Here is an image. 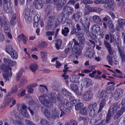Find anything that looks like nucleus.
<instances>
[{
    "label": "nucleus",
    "instance_id": "27",
    "mask_svg": "<svg viewBox=\"0 0 125 125\" xmlns=\"http://www.w3.org/2000/svg\"><path fill=\"white\" fill-rule=\"evenodd\" d=\"M43 105L48 108H51L53 106L52 102L50 100L47 99L43 104Z\"/></svg>",
    "mask_w": 125,
    "mask_h": 125
},
{
    "label": "nucleus",
    "instance_id": "19",
    "mask_svg": "<svg viewBox=\"0 0 125 125\" xmlns=\"http://www.w3.org/2000/svg\"><path fill=\"white\" fill-rule=\"evenodd\" d=\"M34 4L36 8L38 9L42 8V0H36L34 3Z\"/></svg>",
    "mask_w": 125,
    "mask_h": 125
},
{
    "label": "nucleus",
    "instance_id": "52",
    "mask_svg": "<svg viewBox=\"0 0 125 125\" xmlns=\"http://www.w3.org/2000/svg\"><path fill=\"white\" fill-rule=\"evenodd\" d=\"M27 82V81L26 77L24 76H23L21 78L20 82L21 85H23L26 83Z\"/></svg>",
    "mask_w": 125,
    "mask_h": 125
},
{
    "label": "nucleus",
    "instance_id": "64",
    "mask_svg": "<svg viewBox=\"0 0 125 125\" xmlns=\"http://www.w3.org/2000/svg\"><path fill=\"white\" fill-rule=\"evenodd\" d=\"M86 54L90 58L92 57L93 56V54L92 52H89L88 50L86 53Z\"/></svg>",
    "mask_w": 125,
    "mask_h": 125
},
{
    "label": "nucleus",
    "instance_id": "59",
    "mask_svg": "<svg viewBox=\"0 0 125 125\" xmlns=\"http://www.w3.org/2000/svg\"><path fill=\"white\" fill-rule=\"evenodd\" d=\"M82 2L84 4H92L93 3V2L90 0H82Z\"/></svg>",
    "mask_w": 125,
    "mask_h": 125
},
{
    "label": "nucleus",
    "instance_id": "22",
    "mask_svg": "<svg viewBox=\"0 0 125 125\" xmlns=\"http://www.w3.org/2000/svg\"><path fill=\"white\" fill-rule=\"evenodd\" d=\"M79 100V99H77L75 100L76 102H77V101L78 102V103L75 106V110H79L81 108L83 107V103L80 102Z\"/></svg>",
    "mask_w": 125,
    "mask_h": 125
},
{
    "label": "nucleus",
    "instance_id": "23",
    "mask_svg": "<svg viewBox=\"0 0 125 125\" xmlns=\"http://www.w3.org/2000/svg\"><path fill=\"white\" fill-rule=\"evenodd\" d=\"M118 27L120 28H122L125 26V20L119 19L118 20Z\"/></svg>",
    "mask_w": 125,
    "mask_h": 125
},
{
    "label": "nucleus",
    "instance_id": "45",
    "mask_svg": "<svg viewBox=\"0 0 125 125\" xmlns=\"http://www.w3.org/2000/svg\"><path fill=\"white\" fill-rule=\"evenodd\" d=\"M112 57V55H108L106 57L107 60L109 64L111 65H112L113 62Z\"/></svg>",
    "mask_w": 125,
    "mask_h": 125
},
{
    "label": "nucleus",
    "instance_id": "30",
    "mask_svg": "<svg viewBox=\"0 0 125 125\" xmlns=\"http://www.w3.org/2000/svg\"><path fill=\"white\" fill-rule=\"evenodd\" d=\"M92 19L95 23H100L101 21V19L99 16L97 15H94L92 18Z\"/></svg>",
    "mask_w": 125,
    "mask_h": 125
},
{
    "label": "nucleus",
    "instance_id": "4",
    "mask_svg": "<svg viewBox=\"0 0 125 125\" xmlns=\"http://www.w3.org/2000/svg\"><path fill=\"white\" fill-rule=\"evenodd\" d=\"M93 95V93L91 91L88 90L83 93L81 98L85 101H89L92 99Z\"/></svg>",
    "mask_w": 125,
    "mask_h": 125
},
{
    "label": "nucleus",
    "instance_id": "13",
    "mask_svg": "<svg viewBox=\"0 0 125 125\" xmlns=\"http://www.w3.org/2000/svg\"><path fill=\"white\" fill-rule=\"evenodd\" d=\"M119 109L117 112L116 114L115 115L114 118V119H116L120 117L125 111V108L119 106Z\"/></svg>",
    "mask_w": 125,
    "mask_h": 125
},
{
    "label": "nucleus",
    "instance_id": "44",
    "mask_svg": "<svg viewBox=\"0 0 125 125\" xmlns=\"http://www.w3.org/2000/svg\"><path fill=\"white\" fill-rule=\"evenodd\" d=\"M39 21L38 18L37 17H35L34 19V23L33 26L34 27L37 28L38 25V22Z\"/></svg>",
    "mask_w": 125,
    "mask_h": 125
},
{
    "label": "nucleus",
    "instance_id": "3",
    "mask_svg": "<svg viewBox=\"0 0 125 125\" xmlns=\"http://www.w3.org/2000/svg\"><path fill=\"white\" fill-rule=\"evenodd\" d=\"M2 69L3 71V76L4 79L5 80V82L9 81L10 80L9 78L12 76L11 68L8 66H4Z\"/></svg>",
    "mask_w": 125,
    "mask_h": 125
},
{
    "label": "nucleus",
    "instance_id": "48",
    "mask_svg": "<svg viewBox=\"0 0 125 125\" xmlns=\"http://www.w3.org/2000/svg\"><path fill=\"white\" fill-rule=\"evenodd\" d=\"M12 58L14 59H16L18 57V54L14 50L10 54Z\"/></svg>",
    "mask_w": 125,
    "mask_h": 125
},
{
    "label": "nucleus",
    "instance_id": "5",
    "mask_svg": "<svg viewBox=\"0 0 125 125\" xmlns=\"http://www.w3.org/2000/svg\"><path fill=\"white\" fill-rule=\"evenodd\" d=\"M124 93L123 90L121 88H118L114 92L113 97L115 100L120 99L123 95Z\"/></svg>",
    "mask_w": 125,
    "mask_h": 125
},
{
    "label": "nucleus",
    "instance_id": "17",
    "mask_svg": "<svg viewBox=\"0 0 125 125\" xmlns=\"http://www.w3.org/2000/svg\"><path fill=\"white\" fill-rule=\"evenodd\" d=\"M41 110L43 114L46 117L49 118L50 117L51 115L47 108L42 107Z\"/></svg>",
    "mask_w": 125,
    "mask_h": 125
},
{
    "label": "nucleus",
    "instance_id": "41",
    "mask_svg": "<svg viewBox=\"0 0 125 125\" xmlns=\"http://www.w3.org/2000/svg\"><path fill=\"white\" fill-rule=\"evenodd\" d=\"M40 123L42 125H49V122L46 119L43 118L41 119Z\"/></svg>",
    "mask_w": 125,
    "mask_h": 125
},
{
    "label": "nucleus",
    "instance_id": "46",
    "mask_svg": "<svg viewBox=\"0 0 125 125\" xmlns=\"http://www.w3.org/2000/svg\"><path fill=\"white\" fill-rule=\"evenodd\" d=\"M69 31L68 28V27H65L64 29L62 30V32L64 36H66Z\"/></svg>",
    "mask_w": 125,
    "mask_h": 125
},
{
    "label": "nucleus",
    "instance_id": "31",
    "mask_svg": "<svg viewBox=\"0 0 125 125\" xmlns=\"http://www.w3.org/2000/svg\"><path fill=\"white\" fill-rule=\"evenodd\" d=\"M48 44L44 41H41L39 42L38 45V48L41 49L42 48H44L47 46Z\"/></svg>",
    "mask_w": 125,
    "mask_h": 125
},
{
    "label": "nucleus",
    "instance_id": "49",
    "mask_svg": "<svg viewBox=\"0 0 125 125\" xmlns=\"http://www.w3.org/2000/svg\"><path fill=\"white\" fill-rule=\"evenodd\" d=\"M10 94L8 95L5 97V99L6 101L5 104H9L11 102V101L12 99V98L11 97L10 98L8 99V96H10Z\"/></svg>",
    "mask_w": 125,
    "mask_h": 125
},
{
    "label": "nucleus",
    "instance_id": "38",
    "mask_svg": "<svg viewBox=\"0 0 125 125\" xmlns=\"http://www.w3.org/2000/svg\"><path fill=\"white\" fill-rule=\"evenodd\" d=\"M83 33H82L81 34H79V40L80 43L81 44H83L84 43L85 41V38L83 36Z\"/></svg>",
    "mask_w": 125,
    "mask_h": 125
},
{
    "label": "nucleus",
    "instance_id": "53",
    "mask_svg": "<svg viewBox=\"0 0 125 125\" xmlns=\"http://www.w3.org/2000/svg\"><path fill=\"white\" fill-rule=\"evenodd\" d=\"M18 91V88L17 86H14L12 88L11 93L12 94H14L16 93Z\"/></svg>",
    "mask_w": 125,
    "mask_h": 125
},
{
    "label": "nucleus",
    "instance_id": "1",
    "mask_svg": "<svg viewBox=\"0 0 125 125\" xmlns=\"http://www.w3.org/2000/svg\"><path fill=\"white\" fill-rule=\"evenodd\" d=\"M47 95L53 102L55 103L57 102L58 104L61 102L62 96L58 94V92L56 90H54V92L50 93Z\"/></svg>",
    "mask_w": 125,
    "mask_h": 125
},
{
    "label": "nucleus",
    "instance_id": "35",
    "mask_svg": "<svg viewBox=\"0 0 125 125\" xmlns=\"http://www.w3.org/2000/svg\"><path fill=\"white\" fill-rule=\"evenodd\" d=\"M79 84H70L71 89L74 91L77 92L79 90Z\"/></svg>",
    "mask_w": 125,
    "mask_h": 125
},
{
    "label": "nucleus",
    "instance_id": "62",
    "mask_svg": "<svg viewBox=\"0 0 125 125\" xmlns=\"http://www.w3.org/2000/svg\"><path fill=\"white\" fill-rule=\"evenodd\" d=\"M26 90L25 89H22L20 93V95H18V96L19 97H21L25 95V92Z\"/></svg>",
    "mask_w": 125,
    "mask_h": 125
},
{
    "label": "nucleus",
    "instance_id": "47",
    "mask_svg": "<svg viewBox=\"0 0 125 125\" xmlns=\"http://www.w3.org/2000/svg\"><path fill=\"white\" fill-rule=\"evenodd\" d=\"M62 93L65 96L67 97L71 96V93L65 89L63 90Z\"/></svg>",
    "mask_w": 125,
    "mask_h": 125
},
{
    "label": "nucleus",
    "instance_id": "18",
    "mask_svg": "<svg viewBox=\"0 0 125 125\" xmlns=\"http://www.w3.org/2000/svg\"><path fill=\"white\" fill-rule=\"evenodd\" d=\"M63 10L68 15L71 14L74 11L73 8L67 6L64 7Z\"/></svg>",
    "mask_w": 125,
    "mask_h": 125
},
{
    "label": "nucleus",
    "instance_id": "7",
    "mask_svg": "<svg viewBox=\"0 0 125 125\" xmlns=\"http://www.w3.org/2000/svg\"><path fill=\"white\" fill-rule=\"evenodd\" d=\"M80 22L82 24L83 26L86 31L89 30L90 23L89 21L86 17L82 18L80 20Z\"/></svg>",
    "mask_w": 125,
    "mask_h": 125
},
{
    "label": "nucleus",
    "instance_id": "36",
    "mask_svg": "<svg viewBox=\"0 0 125 125\" xmlns=\"http://www.w3.org/2000/svg\"><path fill=\"white\" fill-rule=\"evenodd\" d=\"M66 0H59L56 6L57 7L61 8L63 5L65 3Z\"/></svg>",
    "mask_w": 125,
    "mask_h": 125
},
{
    "label": "nucleus",
    "instance_id": "20",
    "mask_svg": "<svg viewBox=\"0 0 125 125\" xmlns=\"http://www.w3.org/2000/svg\"><path fill=\"white\" fill-rule=\"evenodd\" d=\"M29 68L32 72H35L38 69V66L36 63H33L30 65Z\"/></svg>",
    "mask_w": 125,
    "mask_h": 125
},
{
    "label": "nucleus",
    "instance_id": "55",
    "mask_svg": "<svg viewBox=\"0 0 125 125\" xmlns=\"http://www.w3.org/2000/svg\"><path fill=\"white\" fill-rule=\"evenodd\" d=\"M72 20H74L75 21H77L79 20V18L76 13L73 14L72 17Z\"/></svg>",
    "mask_w": 125,
    "mask_h": 125
},
{
    "label": "nucleus",
    "instance_id": "15",
    "mask_svg": "<svg viewBox=\"0 0 125 125\" xmlns=\"http://www.w3.org/2000/svg\"><path fill=\"white\" fill-rule=\"evenodd\" d=\"M4 63L7 65L13 66L15 65L16 62L9 59L4 58L3 59Z\"/></svg>",
    "mask_w": 125,
    "mask_h": 125
},
{
    "label": "nucleus",
    "instance_id": "21",
    "mask_svg": "<svg viewBox=\"0 0 125 125\" xmlns=\"http://www.w3.org/2000/svg\"><path fill=\"white\" fill-rule=\"evenodd\" d=\"M0 21L1 23V24L3 26H4V28L5 30H7L8 29V27H7L6 26L7 24V22L5 19H3L1 17H0Z\"/></svg>",
    "mask_w": 125,
    "mask_h": 125
},
{
    "label": "nucleus",
    "instance_id": "29",
    "mask_svg": "<svg viewBox=\"0 0 125 125\" xmlns=\"http://www.w3.org/2000/svg\"><path fill=\"white\" fill-rule=\"evenodd\" d=\"M46 95L45 94H43L40 95L39 96V100L42 104H43L46 101V100L47 99H46Z\"/></svg>",
    "mask_w": 125,
    "mask_h": 125
},
{
    "label": "nucleus",
    "instance_id": "26",
    "mask_svg": "<svg viewBox=\"0 0 125 125\" xmlns=\"http://www.w3.org/2000/svg\"><path fill=\"white\" fill-rule=\"evenodd\" d=\"M62 98L61 100V104L65 105L67 107H71V105H72L69 101L67 99H64L63 101H62Z\"/></svg>",
    "mask_w": 125,
    "mask_h": 125
},
{
    "label": "nucleus",
    "instance_id": "28",
    "mask_svg": "<svg viewBox=\"0 0 125 125\" xmlns=\"http://www.w3.org/2000/svg\"><path fill=\"white\" fill-rule=\"evenodd\" d=\"M25 17L26 19V21L27 23H30L32 22L31 18L29 16V12H25Z\"/></svg>",
    "mask_w": 125,
    "mask_h": 125
},
{
    "label": "nucleus",
    "instance_id": "56",
    "mask_svg": "<svg viewBox=\"0 0 125 125\" xmlns=\"http://www.w3.org/2000/svg\"><path fill=\"white\" fill-rule=\"evenodd\" d=\"M75 49V53L77 55H80L82 54V51L80 49L78 48H76V49Z\"/></svg>",
    "mask_w": 125,
    "mask_h": 125
},
{
    "label": "nucleus",
    "instance_id": "60",
    "mask_svg": "<svg viewBox=\"0 0 125 125\" xmlns=\"http://www.w3.org/2000/svg\"><path fill=\"white\" fill-rule=\"evenodd\" d=\"M54 34V32L52 31H48L46 32V36H47L53 35Z\"/></svg>",
    "mask_w": 125,
    "mask_h": 125
},
{
    "label": "nucleus",
    "instance_id": "2",
    "mask_svg": "<svg viewBox=\"0 0 125 125\" xmlns=\"http://www.w3.org/2000/svg\"><path fill=\"white\" fill-rule=\"evenodd\" d=\"M106 92V90H102L97 97L99 99L101 98L103 99V100L101 101L100 103L99 108V112L100 111H101L102 109L105 105V101L107 100V98L108 97V95H107Z\"/></svg>",
    "mask_w": 125,
    "mask_h": 125
},
{
    "label": "nucleus",
    "instance_id": "8",
    "mask_svg": "<svg viewBox=\"0 0 125 125\" xmlns=\"http://www.w3.org/2000/svg\"><path fill=\"white\" fill-rule=\"evenodd\" d=\"M60 114L59 111L56 107H53L51 111V115L52 118L54 119H57L59 118Z\"/></svg>",
    "mask_w": 125,
    "mask_h": 125
},
{
    "label": "nucleus",
    "instance_id": "43",
    "mask_svg": "<svg viewBox=\"0 0 125 125\" xmlns=\"http://www.w3.org/2000/svg\"><path fill=\"white\" fill-rule=\"evenodd\" d=\"M80 113L83 115H86L87 114V108L84 107L82 108L79 112Z\"/></svg>",
    "mask_w": 125,
    "mask_h": 125
},
{
    "label": "nucleus",
    "instance_id": "12",
    "mask_svg": "<svg viewBox=\"0 0 125 125\" xmlns=\"http://www.w3.org/2000/svg\"><path fill=\"white\" fill-rule=\"evenodd\" d=\"M58 106L60 110H63L67 113H69L71 112V110L73 107V106L71 105V107L65 108L64 107V105L62 104L61 102L58 104Z\"/></svg>",
    "mask_w": 125,
    "mask_h": 125
},
{
    "label": "nucleus",
    "instance_id": "11",
    "mask_svg": "<svg viewBox=\"0 0 125 125\" xmlns=\"http://www.w3.org/2000/svg\"><path fill=\"white\" fill-rule=\"evenodd\" d=\"M100 27L97 25L95 24L92 26L91 27V31L93 35H98V32L99 31Z\"/></svg>",
    "mask_w": 125,
    "mask_h": 125
},
{
    "label": "nucleus",
    "instance_id": "61",
    "mask_svg": "<svg viewBox=\"0 0 125 125\" xmlns=\"http://www.w3.org/2000/svg\"><path fill=\"white\" fill-rule=\"evenodd\" d=\"M119 106L125 108V98L122 99L121 103L119 105Z\"/></svg>",
    "mask_w": 125,
    "mask_h": 125
},
{
    "label": "nucleus",
    "instance_id": "10",
    "mask_svg": "<svg viewBox=\"0 0 125 125\" xmlns=\"http://www.w3.org/2000/svg\"><path fill=\"white\" fill-rule=\"evenodd\" d=\"M54 23V19L51 18H50L46 26L45 27V30L48 31L50 30Z\"/></svg>",
    "mask_w": 125,
    "mask_h": 125
},
{
    "label": "nucleus",
    "instance_id": "9",
    "mask_svg": "<svg viewBox=\"0 0 125 125\" xmlns=\"http://www.w3.org/2000/svg\"><path fill=\"white\" fill-rule=\"evenodd\" d=\"M27 106L24 104H22L20 108V111L22 115L24 117L28 118L29 116L27 111Z\"/></svg>",
    "mask_w": 125,
    "mask_h": 125
},
{
    "label": "nucleus",
    "instance_id": "24",
    "mask_svg": "<svg viewBox=\"0 0 125 125\" xmlns=\"http://www.w3.org/2000/svg\"><path fill=\"white\" fill-rule=\"evenodd\" d=\"M92 81L90 79L85 78L84 80V83L86 87H88L91 85L92 83Z\"/></svg>",
    "mask_w": 125,
    "mask_h": 125
},
{
    "label": "nucleus",
    "instance_id": "32",
    "mask_svg": "<svg viewBox=\"0 0 125 125\" xmlns=\"http://www.w3.org/2000/svg\"><path fill=\"white\" fill-rule=\"evenodd\" d=\"M109 24V27L110 30L112 32H114L115 31V29L114 28V25L112 23V21L111 19L108 22Z\"/></svg>",
    "mask_w": 125,
    "mask_h": 125
},
{
    "label": "nucleus",
    "instance_id": "40",
    "mask_svg": "<svg viewBox=\"0 0 125 125\" xmlns=\"http://www.w3.org/2000/svg\"><path fill=\"white\" fill-rule=\"evenodd\" d=\"M45 89H46L47 91V93H48V90L46 86L44 85H39V91L40 92L43 93Z\"/></svg>",
    "mask_w": 125,
    "mask_h": 125
},
{
    "label": "nucleus",
    "instance_id": "51",
    "mask_svg": "<svg viewBox=\"0 0 125 125\" xmlns=\"http://www.w3.org/2000/svg\"><path fill=\"white\" fill-rule=\"evenodd\" d=\"M120 54L121 55V58L122 59L123 62L125 61V56L124 54V52L123 51H121L120 50H119Z\"/></svg>",
    "mask_w": 125,
    "mask_h": 125
},
{
    "label": "nucleus",
    "instance_id": "34",
    "mask_svg": "<svg viewBox=\"0 0 125 125\" xmlns=\"http://www.w3.org/2000/svg\"><path fill=\"white\" fill-rule=\"evenodd\" d=\"M18 38L19 40H20V39H21L23 41V43L24 44L26 43L27 40V38L26 37L24 34H22L21 35H19L18 36Z\"/></svg>",
    "mask_w": 125,
    "mask_h": 125
},
{
    "label": "nucleus",
    "instance_id": "63",
    "mask_svg": "<svg viewBox=\"0 0 125 125\" xmlns=\"http://www.w3.org/2000/svg\"><path fill=\"white\" fill-rule=\"evenodd\" d=\"M110 42L111 43L112 42H115L116 40L115 38L114 37V35L111 34H110Z\"/></svg>",
    "mask_w": 125,
    "mask_h": 125
},
{
    "label": "nucleus",
    "instance_id": "58",
    "mask_svg": "<svg viewBox=\"0 0 125 125\" xmlns=\"http://www.w3.org/2000/svg\"><path fill=\"white\" fill-rule=\"evenodd\" d=\"M41 56L43 59H45L46 57L47 52H46L42 51L40 52Z\"/></svg>",
    "mask_w": 125,
    "mask_h": 125
},
{
    "label": "nucleus",
    "instance_id": "6",
    "mask_svg": "<svg viewBox=\"0 0 125 125\" xmlns=\"http://www.w3.org/2000/svg\"><path fill=\"white\" fill-rule=\"evenodd\" d=\"M97 104H95L90 105L88 106L89 114L92 117L94 116L96 113Z\"/></svg>",
    "mask_w": 125,
    "mask_h": 125
},
{
    "label": "nucleus",
    "instance_id": "54",
    "mask_svg": "<svg viewBox=\"0 0 125 125\" xmlns=\"http://www.w3.org/2000/svg\"><path fill=\"white\" fill-rule=\"evenodd\" d=\"M29 107L32 108H33L36 105V104H35L34 101L33 100H31V101H30L29 103Z\"/></svg>",
    "mask_w": 125,
    "mask_h": 125
},
{
    "label": "nucleus",
    "instance_id": "37",
    "mask_svg": "<svg viewBox=\"0 0 125 125\" xmlns=\"http://www.w3.org/2000/svg\"><path fill=\"white\" fill-rule=\"evenodd\" d=\"M14 50L12 46L10 45H9L5 49L6 52L9 54H11L12 52Z\"/></svg>",
    "mask_w": 125,
    "mask_h": 125
},
{
    "label": "nucleus",
    "instance_id": "25",
    "mask_svg": "<svg viewBox=\"0 0 125 125\" xmlns=\"http://www.w3.org/2000/svg\"><path fill=\"white\" fill-rule=\"evenodd\" d=\"M90 11L91 12H95L100 13L102 10V9L97 7H90L89 9Z\"/></svg>",
    "mask_w": 125,
    "mask_h": 125
},
{
    "label": "nucleus",
    "instance_id": "39",
    "mask_svg": "<svg viewBox=\"0 0 125 125\" xmlns=\"http://www.w3.org/2000/svg\"><path fill=\"white\" fill-rule=\"evenodd\" d=\"M107 3L108 7L110 8H113L114 4V0H108Z\"/></svg>",
    "mask_w": 125,
    "mask_h": 125
},
{
    "label": "nucleus",
    "instance_id": "14",
    "mask_svg": "<svg viewBox=\"0 0 125 125\" xmlns=\"http://www.w3.org/2000/svg\"><path fill=\"white\" fill-rule=\"evenodd\" d=\"M118 105V103H115L111 106L110 110L111 115H113L116 112L117 110Z\"/></svg>",
    "mask_w": 125,
    "mask_h": 125
},
{
    "label": "nucleus",
    "instance_id": "50",
    "mask_svg": "<svg viewBox=\"0 0 125 125\" xmlns=\"http://www.w3.org/2000/svg\"><path fill=\"white\" fill-rule=\"evenodd\" d=\"M73 41L74 43V44L73 47L74 49H76L77 48H78L79 47V44L78 42L76 41V39H73Z\"/></svg>",
    "mask_w": 125,
    "mask_h": 125
},
{
    "label": "nucleus",
    "instance_id": "42",
    "mask_svg": "<svg viewBox=\"0 0 125 125\" xmlns=\"http://www.w3.org/2000/svg\"><path fill=\"white\" fill-rule=\"evenodd\" d=\"M16 16L15 14H14L11 18L10 21L11 24L13 26H14L16 24Z\"/></svg>",
    "mask_w": 125,
    "mask_h": 125
},
{
    "label": "nucleus",
    "instance_id": "57",
    "mask_svg": "<svg viewBox=\"0 0 125 125\" xmlns=\"http://www.w3.org/2000/svg\"><path fill=\"white\" fill-rule=\"evenodd\" d=\"M22 74L21 72H19L17 74L16 76V79L17 81H19L20 79Z\"/></svg>",
    "mask_w": 125,
    "mask_h": 125
},
{
    "label": "nucleus",
    "instance_id": "33",
    "mask_svg": "<svg viewBox=\"0 0 125 125\" xmlns=\"http://www.w3.org/2000/svg\"><path fill=\"white\" fill-rule=\"evenodd\" d=\"M18 116L16 115H14L12 117V122L15 125H18L20 121H18L17 119H19Z\"/></svg>",
    "mask_w": 125,
    "mask_h": 125
},
{
    "label": "nucleus",
    "instance_id": "16",
    "mask_svg": "<svg viewBox=\"0 0 125 125\" xmlns=\"http://www.w3.org/2000/svg\"><path fill=\"white\" fill-rule=\"evenodd\" d=\"M79 78L78 75H73L70 76V80L72 83H77L78 82Z\"/></svg>",
    "mask_w": 125,
    "mask_h": 125
}]
</instances>
